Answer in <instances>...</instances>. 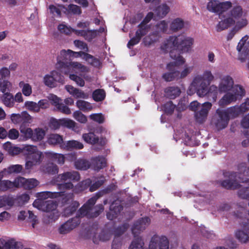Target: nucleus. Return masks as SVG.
Listing matches in <instances>:
<instances>
[{
	"instance_id": "1",
	"label": "nucleus",
	"mask_w": 249,
	"mask_h": 249,
	"mask_svg": "<svg viewBox=\"0 0 249 249\" xmlns=\"http://www.w3.org/2000/svg\"><path fill=\"white\" fill-rule=\"evenodd\" d=\"M213 79L214 76L210 70H206L202 74L196 76L187 90L188 94L192 95L196 92L199 97H206L214 102L218 93H224L218 102L219 106L223 107L235 102L245 94L241 86L234 85L233 79L228 75L220 77L218 86L213 84L208 88Z\"/></svg>"
},
{
	"instance_id": "2",
	"label": "nucleus",
	"mask_w": 249,
	"mask_h": 249,
	"mask_svg": "<svg viewBox=\"0 0 249 249\" xmlns=\"http://www.w3.org/2000/svg\"><path fill=\"white\" fill-rule=\"evenodd\" d=\"M81 57L85 59L89 64L96 68L101 66V62L97 58L84 52H76L71 50H62L57 58L56 68L65 74L70 73L69 78L74 81L80 87H84L85 81L81 77L72 72H85L89 71V68L77 62H68L72 57Z\"/></svg>"
},
{
	"instance_id": "3",
	"label": "nucleus",
	"mask_w": 249,
	"mask_h": 249,
	"mask_svg": "<svg viewBox=\"0 0 249 249\" xmlns=\"http://www.w3.org/2000/svg\"><path fill=\"white\" fill-rule=\"evenodd\" d=\"M232 7L230 1L220 2L217 0H211L207 5V8L210 12L217 13L220 21L216 26L217 31L220 32L228 29L231 25L236 24L238 21L244 19L246 21V27L248 24V20L246 14L241 6L236 5Z\"/></svg>"
},
{
	"instance_id": "4",
	"label": "nucleus",
	"mask_w": 249,
	"mask_h": 249,
	"mask_svg": "<svg viewBox=\"0 0 249 249\" xmlns=\"http://www.w3.org/2000/svg\"><path fill=\"white\" fill-rule=\"evenodd\" d=\"M23 151L26 156L25 168L27 170L31 169L34 166L38 165L42 160V153L39 151L36 146L33 145L24 146L22 149L13 146L9 154L16 155Z\"/></svg>"
},
{
	"instance_id": "5",
	"label": "nucleus",
	"mask_w": 249,
	"mask_h": 249,
	"mask_svg": "<svg viewBox=\"0 0 249 249\" xmlns=\"http://www.w3.org/2000/svg\"><path fill=\"white\" fill-rule=\"evenodd\" d=\"M179 35L172 36L166 38L162 42L160 49L164 53L169 52L171 58L177 65H182L185 62V58L179 53H175L179 48Z\"/></svg>"
},
{
	"instance_id": "6",
	"label": "nucleus",
	"mask_w": 249,
	"mask_h": 249,
	"mask_svg": "<svg viewBox=\"0 0 249 249\" xmlns=\"http://www.w3.org/2000/svg\"><path fill=\"white\" fill-rule=\"evenodd\" d=\"M104 193V191L99 192L95 196L90 198L78 211L77 213L78 216L80 217L86 216L89 218H92L99 215L104 210L103 205L100 204L95 207H93V205L97 199L101 196Z\"/></svg>"
},
{
	"instance_id": "7",
	"label": "nucleus",
	"mask_w": 249,
	"mask_h": 249,
	"mask_svg": "<svg viewBox=\"0 0 249 249\" xmlns=\"http://www.w3.org/2000/svg\"><path fill=\"white\" fill-rule=\"evenodd\" d=\"M212 107V104L210 102L200 104L197 101H194L189 105L190 109L195 112L194 116L196 121L200 124L206 121Z\"/></svg>"
},
{
	"instance_id": "8",
	"label": "nucleus",
	"mask_w": 249,
	"mask_h": 249,
	"mask_svg": "<svg viewBox=\"0 0 249 249\" xmlns=\"http://www.w3.org/2000/svg\"><path fill=\"white\" fill-rule=\"evenodd\" d=\"M80 175L77 171H71L59 174L56 178L55 182L58 183L60 189H71L73 187L72 182L80 180Z\"/></svg>"
},
{
	"instance_id": "9",
	"label": "nucleus",
	"mask_w": 249,
	"mask_h": 249,
	"mask_svg": "<svg viewBox=\"0 0 249 249\" xmlns=\"http://www.w3.org/2000/svg\"><path fill=\"white\" fill-rule=\"evenodd\" d=\"M40 203L39 200L34 201L33 205L39 210L50 213L48 216L51 220L54 221L58 218L59 214L56 210L57 204L53 200H46L42 205Z\"/></svg>"
},
{
	"instance_id": "10",
	"label": "nucleus",
	"mask_w": 249,
	"mask_h": 249,
	"mask_svg": "<svg viewBox=\"0 0 249 249\" xmlns=\"http://www.w3.org/2000/svg\"><path fill=\"white\" fill-rule=\"evenodd\" d=\"M73 195L72 193H67L65 192H53L50 191H45L38 193L37 194V198L35 201L39 200L40 201L41 205L46 203L45 199L48 198H56V197H62V201L67 203L72 200Z\"/></svg>"
},
{
	"instance_id": "11",
	"label": "nucleus",
	"mask_w": 249,
	"mask_h": 249,
	"mask_svg": "<svg viewBox=\"0 0 249 249\" xmlns=\"http://www.w3.org/2000/svg\"><path fill=\"white\" fill-rule=\"evenodd\" d=\"M44 84L47 87L53 88L57 86V83H63V76L57 71L53 70L44 75Z\"/></svg>"
},
{
	"instance_id": "12",
	"label": "nucleus",
	"mask_w": 249,
	"mask_h": 249,
	"mask_svg": "<svg viewBox=\"0 0 249 249\" xmlns=\"http://www.w3.org/2000/svg\"><path fill=\"white\" fill-rule=\"evenodd\" d=\"M80 216H76L69 219L62 224L58 229V232L61 234H66L75 229L80 224Z\"/></svg>"
},
{
	"instance_id": "13",
	"label": "nucleus",
	"mask_w": 249,
	"mask_h": 249,
	"mask_svg": "<svg viewBox=\"0 0 249 249\" xmlns=\"http://www.w3.org/2000/svg\"><path fill=\"white\" fill-rule=\"evenodd\" d=\"M249 220L244 219L240 223V228L235 231L236 237L242 243L249 240Z\"/></svg>"
},
{
	"instance_id": "14",
	"label": "nucleus",
	"mask_w": 249,
	"mask_h": 249,
	"mask_svg": "<svg viewBox=\"0 0 249 249\" xmlns=\"http://www.w3.org/2000/svg\"><path fill=\"white\" fill-rule=\"evenodd\" d=\"M247 35L243 36L239 41L236 47L239 53V59L244 62L249 54V40Z\"/></svg>"
},
{
	"instance_id": "15",
	"label": "nucleus",
	"mask_w": 249,
	"mask_h": 249,
	"mask_svg": "<svg viewBox=\"0 0 249 249\" xmlns=\"http://www.w3.org/2000/svg\"><path fill=\"white\" fill-rule=\"evenodd\" d=\"M169 242L165 236H154L149 243V249H169Z\"/></svg>"
},
{
	"instance_id": "16",
	"label": "nucleus",
	"mask_w": 249,
	"mask_h": 249,
	"mask_svg": "<svg viewBox=\"0 0 249 249\" xmlns=\"http://www.w3.org/2000/svg\"><path fill=\"white\" fill-rule=\"evenodd\" d=\"M173 0H168L161 3L153 9L155 17L159 18H164L169 13L171 8L173 6Z\"/></svg>"
},
{
	"instance_id": "17",
	"label": "nucleus",
	"mask_w": 249,
	"mask_h": 249,
	"mask_svg": "<svg viewBox=\"0 0 249 249\" xmlns=\"http://www.w3.org/2000/svg\"><path fill=\"white\" fill-rule=\"evenodd\" d=\"M217 117L214 119L213 123L217 130H221L226 128L229 123V120L225 114L223 112V109L218 108L216 110Z\"/></svg>"
},
{
	"instance_id": "18",
	"label": "nucleus",
	"mask_w": 249,
	"mask_h": 249,
	"mask_svg": "<svg viewBox=\"0 0 249 249\" xmlns=\"http://www.w3.org/2000/svg\"><path fill=\"white\" fill-rule=\"evenodd\" d=\"M150 223V219L145 217L137 220L132 227V232L134 237L138 236Z\"/></svg>"
},
{
	"instance_id": "19",
	"label": "nucleus",
	"mask_w": 249,
	"mask_h": 249,
	"mask_svg": "<svg viewBox=\"0 0 249 249\" xmlns=\"http://www.w3.org/2000/svg\"><path fill=\"white\" fill-rule=\"evenodd\" d=\"M82 139L87 143L91 144H98L101 146L105 145L107 142L106 138H99L98 136L93 132L84 133L82 135Z\"/></svg>"
},
{
	"instance_id": "20",
	"label": "nucleus",
	"mask_w": 249,
	"mask_h": 249,
	"mask_svg": "<svg viewBox=\"0 0 249 249\" xmlns=\"http://www.w3.org/2000/svg\"><path fill=\"white\" fill-rule=\"evenodd\" d=\"M105 31L104 27H101L98 31L89 30H78L75 31V34L77 36L83 37L88 41H91L98 35V33H102Z\"/></svg>"
},
{
	"instance_id": "21",
	"label": "nucleus",
	"mask_w": 249,
	"mask_h": 249,
	"mask_svg": "<svg viewBox=\"0 0 249 249\" xmlns=\"http://www.w3.org/2000/svg\"><path fill=\"white\" fill-rule=\"evenodd\" d=\"M179 46L182 51L189 52L194 44V39L193 37L183 34L179 35Z\"/></svg>"
},
{
	"instance_id": "22",
	"label": "nucleus",
	"mask_w": 249,
	"mask_h": 249,
	"mask_svg": "<svg viewBox=\"0 0 249 249\" xmlns=\"http://www.w3.org/2000/svg\"><path fill=\"white\" fill-rule=\"evenodd\" d=\"M176 63V61L174 62H170L166 66L167 69L169 72L165 73L163 74V78L166 81H171L174 80H178V71H175L176 66H179Z\"/></svg>"
},
{
	"instance_id": "23",
	"label": "nucleus",
	"mask_w": 249,
	"mask_h": 249,
	"mask_svg": "<svg viewBox=\"0 0 249 249\" xmlns=\"http://www.w3.org/2000/svg\"><path fill=\"white\" fill-rule=\"evenodd\" d=\"M19 187H23L26 189H32L39 184V181L35 178L26 179L22 177H18Z\"/></svg>"
},
{
	"instance_id": "24",
	"label": "nucleus",
	"mask_w": 249,
	"mask_h": 249,
	"mask_svg": "<svg viewBox=\"0 0 249 249\" xmlns=\"http://www.w3.org/2000/svg\"><path fill=\"white\" fill-rule=\"evenodd\" d=\"M20 245L14 239L0 238V249H19Z\"/></svg>"
},
{
	"instance_id": "25",
	"label": "nucleus",
	"mask_w": 249,
	"mask_h": 249,
	"mask_svg": "<svg viewBox=\"0 0 249 249\" xmlns=\"http://www.w3.org/2000/svg\"><path fill=\"white\" fill-rule=\"evenodd\" d=\"M66 90L72 96L75 98L85 99H87L89 97L88 94L85 93L84 91L74 88L71 85H66L65 87Z\"/></svg>"
},
{
	"instance_id": "26",
	"label": "nucleus",
	"mask_w": 249,
	"mask_h": 249,
	"mask_svg": "<svg viewBox=\"0 0 249 249\" xmlns=\"http://www.w3.org/2000/svg\"><path fill=\"white\" fill-rule=\"evenodd\" d=\"M18 182V178H16L13 181L9 180H3L0 182V191L5 192L18 188L19 184Z\"/></svg>"
},
{
	"instance_id": "27",
	"label": "nucleus",
	"mask_w": 249,
	"mask_h": 249,
	"mask_svg": "<svg viewBox=\"0 0 249 249\" xmlns=\"http://www.w3.org/2000/svg\"><path fill=\"white\" fill-rule=\"evenodd\" d=\"M122 210V207L118 200L113 202L110 206L109 212L107 214V219L113 220L117 216L118 213H120Z\"/></svg>"
},
{
	"instance_id": "28",
	"label": "nucleus",
	"mask_w": 249,
	"mask_h": 249,
	"mask_svg": "<svg viewBox=\"0 0 249 249\" xmlns=\"http://www.w3.org/2000/svg\"><path fill=\"white\" fill-rule=\"evenodd\" d=\"M145 28H143V26L139 28L136 33L135 36L132 38L127 43V47L131 49L132 46L138 44L141 37L147 34Z\"/></svg>"
},
{
	"instance_id": "29",
	"label": "nucleus",
	"mask_w": 249,
	"mask_h": 249,
	"mask_svg": "<svg viewBox=\"0 0 249 249\" xmlns=\"http://www.w3.org/2000/svg\"><path fill=\"white\" fill-rule=\"evenodd\" d=\"M106 165V160L103 157H97L91 160L90 167L95 171L103 168Z\"/></svg>"
},
{
	"instance_id": "30",
	"label": "nucleus",
	"mask_w": 249,
	"mask_h": 249,
	"mask_svg": "<svg viewBox=\"0 0 249 249\" xmlns=\"http://www.w3.org/2000/svg\"><path fill=\"white\" fill-rule=\"evenodd\" d=\"M223 112L225 114L229 120L238 117L241 112L238 106H235L223 109Z\"/></svg>"
},
{
	"instance_id": "31",
	"label": "nucleus",
	"mask_w": 249,
	"mask_h": 249,
	"mask_svg": "<svg viewBox=\"0 0 249 249\" xmlns=\"http://www.w3.org/2000/svg\"><path fill=\"white\" fill-rule=\"evenodd\" d=\"M61 123L62 126L72 129L73 131L78 133L81 131L80 127L74 121L68 118L61 119Z\"/></svg>"
},
{
	"instance_id": "32",
	"label": "nucleus",
	"mask_w": 249,
	"mask_h": 249,
	"mask_svg": "<svg viewBox=\"0 0 249 249\" xmlns=\"http://www.w3.org/2000/svg\"><path fill=\"white\" fill-rule=\"evenodd\" d=\"M127 227L128 225L124 224L122 227H119L115 231V238L113 241L112 249H120L121 243L118 236L123 233Z\"/></svg>"
},
{
	"instance_id": "33",
	"label": "nucleus",
	"mask_w": 249,
	"mask_h": 249,
	"mask_svg": "<svg viewBox=\"0 0 249 249\" xmlns=\"http://www.w3.org/2000/svg\"><path fill=\"white\" fill-rule=\"evenodd\" d=\"M185 22L183 19L180 18H177L171 19L170 23V29L174 32H178L184 27Z\"/></svg>"
},
{
	"instance_id": "34",
	"label": "nucleus",
	"mask_w": 249,
	"mask_h": 249,
	"mask_svg": "<svg viewBox=\"0 0 249 249\" xmlns=\"http://www.w3.org/2000/svg\"><path fill=\"white\" fill-rule=\"evenodd\" d=\"M61 147L68 150H72L73 149H81L84 147L82 143L75 140L68 141L64 142L61 145Z\"/></svg>"
},
{
	"instance_id": "35",
	"label": "nucleus",
	"mask_w": 249,
	"mask_h": 249,
	"mask_svg": "<svg viewBox=\"0 0 249 249\" xmlns=\"http://www.w3.org/2000/svg\"><path fill=\"white\" fill-rule=\"evenodd\" d=\"M246 21L242 19L240 22L238 21L234 26L229 31L227 35V39L231 40L234 35L240 30L246 27Z\"/></svg>"
},
{
	"instance_id": "36",
	"label": "nucleus",
	"mask_w": 249,
	"mask_h": 249,
	"mask_svg": "<svg viewBox=\"0 0 249 249\" xmlns=\"http://www.w3.org/2000/svg\"><path fill=\"white\" fill-rule=\"evenodd\" d=\"M189 133L190 134V131L188 129L182 128L177 131L174 138L176 141L178 139H182L185 142H189L191 139Z\"/></svg>"
},
{
	"instance_id": "37",
	"label": "nucleus",
	"mask_w": 249,
	"mask_h": 249,
	"mask_svg": "<svg viewBox=\"0 0 249 249\" xmlns=\"http://www.w3.org/2000/svg\"><path fill=\"white\" fill-rule=\"evenodd\" d=\"M19 130L21 135L19 138V141H26L29 139L32 140L33 129L31 128L25 127L21 125Z\"/></svg>"
},
{
	"instance_id": "38",
	"label": "nucleus",
	"mask_w": 249,
	"mask_h": 249,
	"mask_svg": "<svg viewBox=\"0 0 249 249\" xmlns=\"http://www.w3.org/2000/svg\"><path fill=\"white\" fill-rule=\"evenodd\" d=\"M46 135V131L42 128L37 127L33 130L32 141L39 142L42 140Z\"/></svg>"
},
{
	"instance_id": "39",
	"label": "nucleus",
	"mask_w": 249,
	"mask_h": 249,
	"mask_svg": "<svg viewBox=\"0 0 249 249\" xmlns=\"http://www.w3.org/2000/svg\"><path fill=\"white\" fill-rule=\"evenodd\" d=\"M15 203L14 197L11 196H0V208L7 207L9 208L12 207Z\"/></svg>"
},
{
	"instance_id": "40",
	"label": "nucleus",
	"mask_w": 249,
	"mask_h": 249,
	"mask_svg": "<svg viewBox=\"0 0 249 249\" xmlns=\"http://www.w3.org/2000/svg\"><path fill=\"white\" fill-rule=\"evenodd\" d=\"M150 34L147 36H146L143 39V43L144 45L147 47H149L153 44L157 42L159 38V35L156 34L152 29L149 32Z\"/></svg>"
},
{
	"instance_id": "41",
	"label": "nucleus",
	"mask_w": 249,
	"mask_h": 249,
	"mask_svg": "<svg viewBox=\"0 0 249 249\" xmlns=\"http://www.w3.org/2000/svg\"><path fill=\"white\" fill-rule=\"evenodd\" d=\"M168 27V22L165 20H163L158 23L156 25L153 27L151 29L152 31L159 35L160 33L166 32Z\"/></svg>"
},
{
	"instance_id": "42",
	"label": "nucleus",
	"mask_w": 249,
	"mask_h": 249,
	"mask_svg": "<svg viewBox=\"0 0 249 249\" xmlns=\"http://www.w3.org/2000/svg\"><path fill=\"white\" fill-rule=\"evenodd\" d=\"M45 154L49 158L56 161L58 164H63L65 162V158L63 155L57 154L52 151H47Z\"/></svg>"
},
{
	"instance_id": "43",
	"label": "nucleus",
	"mask_w": 249,
	"mask_h": 249,
	"mask_svg": "<svg viewBox=\"0 0 249 249\" xmlns=\"http://www.w3.org/2000/svg\"><path fill=\"white\" fill-rule=\"evenodd\" d=\"M165 95L170 99H175L180 93V90L178 87H171L165 90Z\"/></svg>"
},
{
	"instance_id": "44",
	"label": "nucleus",
	"mask_w": 249,
	"mask_h": 249,
	"mask_svg": "<svg viewBox=\"0 0 249 249\" xmlns=\"http://www.w3.org/2000/svg\"><path fill=\"white\" fill-rule=\"evenodd\" d=\"M21 93L25 96H30L32 93V87L29 83L21 81L18 84Z\"/></svg>"
},
{
	"instance_id": "45",
	"label": "nucleus",
	"mask_w": 249,
	"mask_h": 249,
	"mask_svg": "<svg viewBox=\"0 0 249 249\" xmlns=\"http://www.w3.org/2000/svg\"><path fill=\"white\" fill-rule=\"evenodd\" d=\"M76 106L77 108L84 112L89 111L92 109V106L90 103L82 100H77Z\"/></svg>"
},
{
	"instance_id": "46",
	"label": "nucleus",
	"mask_w": 249,
	"mask_h": 249,
	"mask_svg": "<svg viewBox=\"0 0 249 249\" xmlns=\"http://www.w3.org/2000/svg\"><path fill=\"white\" fill-rule=\"evenodd\" d=\"M155 17L154 12H149L147 13L146 16L140 25L139 28H141L143 26V28H145L146 30V33H148L151 30V27L150 25L147 24Z\"/></svg>"
},
{
	"instance_id": "47",
	"label": "nucleus",
	"mask_w": 249,
	"mask_h": 249,
	"mask_svg": "<svg viewBox=\"0 0 249 249\" xmlns=\"http://www.w3.org/2000/svg\"><path fill=\"white\" fill-rule=\"evenodd\" d=\"M75 168L78 170H86L90 167V163L85 159H78L74 162Z\"/></svg>"
},
{
	"instance_id": "48",
	"label": "nucleus",
	"mask_w": 249,
	"mask_h": 249,
	"mask_svg": "<svg viewBox=\"0 0 249 249\" xmlns=\"http://www.w3.org/2000/svg\"><path fill=\"white\" fill-rule=\"evenodd\" d=\"M2 101L4 105L9 107H12L14 106V99L13 95L7 92L3 94L2 97Z\"/></svg>"
},
{
	"instance_id": "49",
	"label": "nucleus",
	"mask_w": 249,
	"mask_h": 249,
	"mask_svg": "<svg viewBox=\"0 0 249 249\" xmlns=\"http://www.w3.org/2000/svg\"><path fill=\"white\" fill-rule=\"evenodd\" d=\"M110 237L111 235L109 232L103 231L100 234H96L94 235L92 240L94 243H98L99 241H106L108 240Z\"/></svg>"
},
{
	"instance_id": "50",
	"label": "nucleus",
	"mask_w": 249,
	"mask_h": 249,
	"mask_svg": "<svg viewBox=\"0 0 249 249\" xmlns=\"http://www.w3.org/2000/svg\"><path fill=\"white\" fill-rule=\"evenodd\" d=\"M48 142L51 144H60L64 143L61 136L57 134H50L48 138Z\"/></svg>"
},
{
	"instance_id": "51",
	"label": "nucleus",
	"mask_w": 249,
	"mask_h": 249,
	"mask_svg": "<svg viewBox=\"0 0 249 249\" xmlns=\"http://www.w3.org/2000/svg\"><path fill=\"white\" fill-rule=\"evenodd\" d=\"M132 241L128 249H143L144 243L141 237L137 236Z\"/></svg>"
},
{
	"instance_id": "52",
	"label": "nucleus",
	"mask_w": 249,
	"mask_h": 249,
	"mask_svg": "<svg viewBox=\"0 0 249 249\" xmlns=\"http://www.w3.org/2000/svg\"><path fill=\"white\" fill-rule=\"evenodd\" d=\"M91 183V180L89 179H87L79 183L74 188L73 191L75 193H78L86 189Z\"/></svg>"
},
{
	"instance_id": "53",
	"label": "nucleus",
	"mask_w": 249,
	"mask_h": 249,
	"mask_svg": "<svg viewBox=\"0 0 249 249\" xmlns=\"http://www.w3.org/2000/svg\"><path fill=\"white\" fill-rule=\"evenodd\" d=\"M24 107L30 111L36 113L39 112L37 103L27 101L24 103Z\"/></svg>"
},
{
	"instance_id": "54",
	"label": "nucleus",
	"mask_w": 249,
	"mask_h": 249,
	"mask_svg": "<svg viewBox=\"0 0 249 249\" xmlns=\"http://www.w3.org/2000/svg\"><path fill=\"white\" fill-rule=\"evenodd\" d=\"M64 6L62 5H53L49 6L50 12L54 17H59L61 16V11L64 9Z\"/></svg>"
},
{
	"instance_id": "55",
	"label": "nucleus",
	"mask_w": 249,
	"mask_h": 249,
	"mask_svg": "<svg viewBox=\"0 0 249 249\" xmlns=\"http://www.w3.org/2000/svg\"><path fill=\"white\" fill-rule=\"evenodd\" d=\"M192 70V67L185 65L183 69L180 71H178V79L184 78L186 77L189 74L191 73Z\"/></svg>"
},
{
	"instance_id": "56",
	"label": "nucleus",
	"mask_w": 249,
	"mask_h": 249,
	"mask_svg": "<svg viewBox=\"0 0 249 249\" xmlns=\"http://www.w3.org/2000/svg\"><path fill=\"white\" fill-rule=\"evenodd\" d=\"M72 116L75 120L80 123L85 124L87 122V117L79 110L75 111L73 113Z\"/></svg>"
},
{
	"instance_id": "57",
	"label": "nucleus",
	"mask_w": 249,
	"mask_h": 249,
	"mask_svg": "<svg viewBox=\"0 0 249 249\" xmlns=\"http://www.w3.org/2000/svg\"><path fill=\"white\" fill-rule=\"evenodd\" d=\"M22 166L19 164L12 165L8 167L7 169H4L6 170V175L12 174V173H19L22 170Z\"/></svg>"
},
{
	"instance_id": "58",
	"label": "nucleus",
	"mask_w": 249,
	"mask_h": 249,
	"mask_svg": "<svg viewBox=\"0 0 249 249\" xmlns=\"http://www.w3.org/2000/svg\"><path fill=\"white\" fill-rule=\"evenodd\" d=\"M79 206V203L76 201H74L71 205L66 208L64 211V214L65 216H69L75 212L76 209Z\"/></svg>"
},
{
	"instance_id": "59",
	"label": "nucleus",
	"mask_w": 249,
	"mask_h": 249,
	"mask_svg": "<svg viewBox=\"0 0 249 249\" xmlns=\"http://www.w3.org/2000/svg\"><path fill=\"white\" fill-rule=\"evenodd\" d=\"M106 94L104 90L99 89L95 90L92 94L93 98L95 101H101L105 98Z\"/></svg>"
},
{
	"instance_id": "60",
	"label": "nucleus",
	"mask_w": 249,
	"mask_h": 249,
	"mask_svg": "<svg viewBox=\"0 0 249 249\" xmlns=\"http://www.w3.org/2000/svg\"><path fill=\"white\" fill-rule=\"evenodd\" d=\"M89 118L92 121L99 124H103L105 122V115L102 113H93L89 115Z\"/></svg>"
},
{
	"instance_id": "61",
	"label": "nucleus",
	"mask_w": 249,
	"mask_h": 249,
	"mask_svg": "<svg viewBox=\"0 0 249 249\" xmlns=\"http://www.w3.org/2000/svg\"><path fill=\"white\" fill-rule=\"evenodd\" d=\"M58 30L62 33L69 35L73 32L75 34V29H73L70 26H68L64 24H61L58 26Z\"/></svg>"
},
{
	"instance_id": "62",
	"label": "nucleus",
	"mask_w": 249,
	"mask_h": 249,
	"mask_svg": "<svg viewBox=\"0 0 249 249\" xmlns=\"http://www.w3.org/2000/svg\"><path fill=\"white\" fill-rule=\"evenodd\" d=\"M45 170L46 172L52 175L57 174L58 172V166L53 163H48L46 167Z\"/></svg>"
},
{
	"instance_id": "63",
	"label": "nucleus",
	"mask_w": 249,
	"mask_h": 249,
	"mask_svg": "<svg viewBox=\"0 0 249 249\" xmlns=\"http://www.w3.org/2000/svg\"><path fill=\"white\" fill-rule=\"evenodd\" d=\"M12 87V84L8 80H1L0 90L3 93L7 92Z\"/></svg>"
},
{
	"instance_id": "64",
	"label": "nucleus",
	"mask_w": 249,
	"mask_h": 249,
	"mask_svg": "<svg viewBox=\"0 0 249 249\" xmlns=\"http://www.w3.org/2000/svg\"><path fill=\"white\" fill-rule=\"evenodd\" d=\"M175 106L173 104L172 102L170 101L165 104L161 108V109L164 110L165 113L167 114H171L174 109Z\"/></svg>"
}]
</instances>
